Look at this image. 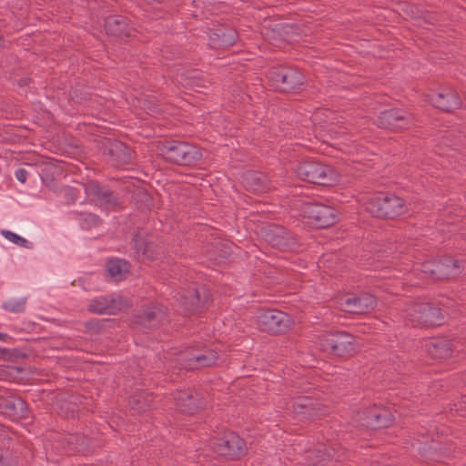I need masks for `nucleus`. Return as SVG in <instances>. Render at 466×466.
Wrapping results in <instances>:
<instances>
[{
	"label": "nucleus",
	"mask_w": 466,
	"mask_h": 466,
	"mask_svg": "<svg viewBox=\"0 0 466 466\" xmlns=\"http://www.w3.org/2000/svg\"><path fill=\"white\" fill-rule=\"evenodd\" d=\"M296 174L301 180L322 186H331L338 181V174L330 166L314 160L299 163Z\"/></svg>",
	"instance_id": "obj_1"
},
{
	"label": "nucleus",
	"mask_w": 466,
	"mask_h": 466,
	"mask_svg": "<svg viewBox=\"0 0 466 466\" xmlns=\"http://www.w3.org/2000/svg\"><path fill=\"white\" fill-rule=\"evenodd\" d=\"M160 151L167 161L183 166L194 164L202 157L198 147L181 141H166Z\"/></svg>",
	"instance_id": "obj_2"
},
{
	"label": "nucleus",
	"mask_w": 466,
	"mask_h": 466,
	"mask_svg": "<svg viewBox=\"0 0 466 466\" xmlns=\"http://www.w3.org/2000/svg\"><path fill=\"white\" fill-rule=\"evenodd\" d=\"M367 210L376 218H395L408 210L403 198L393 195H380L372 198L367 204Z\"/></svg>",
	"instance_id": "obj_3"
},
{
	"label": "nucleus",
	"mask_w": 466,
	"mask_h": 466,
	"mask_svg": "<svg viewBox=\"0 0 466 466\" xmlns=\"http://www.w3.org/2000/svg\"><path fill=\"white\" fill-rule=\"evenodd\" d=\"M405 312L407 321L412 326H439L443 320L441 309L430 302H413Z\"/></svg>",
	"instance_id": "obj_4"
},
{
	"label": "nucleus",
	"mask_w": 466,
	"mask_h": 466,
	"mask_svg": "<svg viewBox=\"0 0 466 466\" xmlns=\"http://www.w3.org/2000/svg\"><path fill=\"white\" fill-rule=\"evenodd\" d=\"M319 347L323 351L337 357H350L358 350L356 338L346 331L327 334L320 339Z\"/></svg>",
	"instance_id": "obj_5"
},
{
	"label": "nucleus",
	"mask_w": 466,
	"mask_h": 466,
	"mask_svg": "<svg viewBox=\"0 0 466 466\" xmlns=\"http://www.w3.org/2000/svg\"><path fill=\"white\" fill-rule=\"evenodd\" d=\"M268 78L278 90L284 93L299 91L306 82L305 76L299 71L289 66L272 68Z\"/></svg>",
	"instance_id": "obj_6"
},
{
	"label": "nucleus",
	"mask_w": 466,
	"mask_h": 466,
	"mask_svg": "<svg viewBox=\"0 0 466 466\" xmlns=\"http://www.w3.org/2000/svg\"><path fill=\"white\" fill-rule=\"evenodd\" d=\"M300 216L317 228L333 226L338 218V213L334 208L325 204L311 202L301 204Z\"/></svg>",
	"instance_id": "obj_7"
},
{
	"label": "nucleus",
	"mask_w": 466,
	"mask_h": 466,
	"mask_svg": "<svg viewBox=\"0 0 466 466\" xmlns=\"http://www.w3.org/2000/svg\"><path fill=\"white\" fill-rule=\"evenodd\" d=\"M210 446L218 455L239 459L248 451L245 441L233 431H226L222 437H213Z\"/></svg>",
	"instance_id": "obj_8"
},
{
	"label": "nucleus",
	"mask_w": 466,
	"mask_h": 466,
	"mask_svg": "<svg viewBox=\"0 0 466 466\" xmlns=\"http://www.w3.org/2000/svg\"><path fill=\"white\" fill-rule=\"evenodd\" d=\"M259 328L271 334H282L289 330L294 322L291 317L278 309H266L257 317Z\"/></svg>",
	"instance_id": "obj_9"
},
{
	"label": "nucleus",
	"mask_w": 466,
	"mask_h": 466,
	"mask_svg": "<svg viewBox=\"0 0 466 466\" xmlns=\"http://www.w3.org/2000/svg\"><path fill=\"white\" fill-rule=\"evenodd\" d=\"M377 125L381 128L401 131L414 125V117L409 112L393 108L382 111L378 117Z\"/></svg>",
	"instance_id": "obj_10"
},
{
	"label": "nucleus",
	"mask_w": 466,
	"mask_h": 466,
	"mask_svg": "<svg viewBox=\"0 0 466 466\" xmlns=\"http://www.w3.org/2000/svg\"><path fill=\"white\" fill-rule=\"evenodd\" d=\"M345 457V451L339 449V443L323 445L315 450L306 451L307 462L315 466H330L335 461H340Z\"/></svg>",
	"instance_id": "obj_11"
},
{
	"label": "nucleus",
	"mask_w": 466,
	"mask_h": 466,
	"mask_svg": "<svg viewBox=\"0 0 466 466\" xmlns=\"http://www.w3.org/2000/svg\"><path fill=\"white\" fill-rule=\"evenodd\" d=\"M262 236L269 245L281 250H292L297 247V241L293 236L279 225L263 228Z\"/></svg>",
	"instance_id": "obj_12"
},
{
	"label": "nucleus",
	"mask_w": 466,
	"mask_h": 466,
	"mask_svg": "<svg viewBox=\"0 0 466 466\" xmlns=\"http://www.w3.org/2000/svg\"><path fill=\"white\" fill-rule=\"evenodd\" d=\"M292 409L296 414L309 420H319L329 412L327 406L309 396L296 398L292 402Z\"/></svg>",
	"instance_id": "obj_13"
},
{
	"label": "nucleus",
	"mask_w": 466,
	"mask_h": 466,
	"mask_svg": "<svg viewBox=\"0 0 466 466\" xmlns=\"http://www.w3.org/2000/svg\"><path fill=\"white\" fill-rule=\"evenodd\" d=\"M127 300L121 296H101L90 300L88 310L95 314L113 315L127 307Z\"/></svg>",
	"instance_id": "obj_14"
},
{
	"label": "nucleus",
	"mask_w": 466,
	"mask_h": 466,
	"mask_svg": "<svg viewBox=\"0 0 466 466\" xmlns=\"http://www.w3.org/2000/svg\"><path fill=\"white\" fill-rule=\"evenodd\" d=\"M340 305L344 311L352 314H363L373 309L377 305L374 296L369 293L360 295H348L340 299Z\"/></svg>",
	"instance_id": "obj_15"
},
{
	"label": "nucleus",
	"mask_w": 466,
	"mask_h": 466,
	"mask_svg": "<svg viewBox=\"0 0 466 466\" xmlns=\"http://www.w3.org/2000/svg\"><path fill=\"white\" fill-rule=\"evenodd\" d=\"M172 396L176 408L185 414H194L204 405L201 395L190 390H177Z\"/></svg>",
	"instance_id": "obj_16"
},
{
	"label": "nucleus",
	"mask_w": 466,
	"mask_h": 466,
	"mask_svg": "<svg viewBox=\"0 0 466 466\" xmlns=\"http://www.w3.org/2000/svg\"><path fill=\"white\" fill-rule=\"evenodd\" d=\"M365 418H361L363 425L370 429H380L389 427L393 421V415L390 409L374 405L368 410L362 412Z\"/></svg>",
	"instance_id": "obj_17"
},
{
	"label": "nucleus",
	"mask_w": 466,
	"mask_h": 466,
	"mask_svg": "<svg viewBox=\"0 0 466 466\" xmlns=\"http://www.w3.org/2000/svg\"><path fill=\"white\" fill-rule=\"evenodd\" d=\"M218 359V355L215 350L205 349L182 355L180 360L187 369H198L214 365Z\"/></svg>",
	"instance_id": "obj_18"
},
{
	"label": "nucleus",
	"mask_w": 466,
	"mask_h": 466,
	"mask_svg": "<svg viewBox=\"0 0 466 466\" xmlns=\"http://www.w3.org/2000/svg\"><path fill=\"white\" fill-rule=\"evenodd\" d=\"M104 154L114 166L126 165L131 162L133 151L126 144L118 140L107 141L104 146Z\"/></svg>",
	"instance_id": "obj_19"
},
{
	"label": "nucleus",
	"mask_w": 466,
	"mask_h": 466,
	"mask_svg": "<svg viewBox=\"0 0 466 466\" xmlns=\"http://www.w3.org/2000/svg\"><path fill=\"white\" fill-rule=\"evenodd\" d=\"M105 30L108 35L125 39L135 37L137 30L128 25L127 18L122 15H110L105 20Z\"/></svg>",
	"instance_id": "obj_20"
},
{
	"label": "nucleus",
	"mask_w": 466,
	"mask_h": 466,
	"mask_svg": "<svg viewBox=\"0 0 466 466\" xmlns=\"http://www.w3.org/2000/svg\"><path fill=\"white\" fill-rule=\"evenodd\" d=\"M462 263L451 257H443L436 261V280H445L455 278L463 270Z\"/></svg>",
	"instance_id": "obj_21"
},
{
	"label": "nucleus",
	"mask_w": 466,
	"mask_h": 466,
	"mask_svg": "<svg viewBox=\"0 0 466 466\" xmlns=\"http://www.w3.org/2000/svg\"><path fill=\"white\" fill-rule=\"evenodd\" d=\"M167 319L166 308L153 305L145 309L137 317V322L147 329H155Z\"/></svg>",
	"instance_id": "obj_22"
},
{
	"label": "nucleus",
	"mask_w": 466,
	"mask_h": 466,
	"mask_svg": "<svg viewBox=\"0 0 466 466\" xmlns=\"http://www.w3.org/2000/svg\"><path fill=\"white\" fill-rule=\"evenodd\" d=\"M238 39V33L233 28L218 27L208 33L211 48H226L233 46Z\"/></svg>",
	"instance_id": "obj_23"
},
{
	"label": "nucleus",
	"mask_w": 466,
	"mask_h": 466,
	"mask_svg": "<svg viewBox=\"0 0 466 466\" xmlns=\"http://www.w3.org/2000/svg\"><path fill=\"white\" fill-rule=\"evenodd\" d=\"M430 101L435 107L445 112L454 111L459 109L461 106V98L452 90L431 94L430 96Z\"/></svg>",
	"instance_id": "obj_24"
},
{
	"label": "nucleus",
	"mask_w": 466,
	"mask_h": 466,
	"mask_svg": "<svg viewBox=\"0 0 466 466\" xmlns=\"http://www.w3.org/2000/svg\"><path fill=\"white\" fill-rule=\"evenodd\" d=\"M208 293L204 287L193 288L191 291H188L182 299L183 306L189 312H196L201 307H204L208 301Z\"/></svg>",
	"instance_id": "obj_25"
},
{
	"label": "nucleus",
	"mask_w": 466,
	"mask_h": 466,
	"mask_svg": "<svg viewBox=\"0 0 466 466\" xmlns=\"http://www.w3.org/2000/svg\"><path fill=\"white\" fill-rule=\"evenodd\" d=\"M106 268L110 279L118 282L127 277L130 264L125 259L110 258L107 260Z\"/></svg>",
	"instance_id": "obj_26"
},
{
	"label": "nucleus",
	"mask_w": 466,
	"mask_h": 466,
	"mask_svg": "<svg viewBox=\"0 0 466 466\" xmlns=\"http://www.w3.org/2000/svg\"><path fill=\"white\" fill-rule=\"evenodd\" d=\"M153 395L147 390L136 391L128 400L130 409L136 413H142L153 407Z\"/></svg>",
	"instance_id": "obj_27"
},
{
	"label": "nucleus",
	"mask_w": 466,
	"mask_h": 466,
	"mask_svg": "<svg viewBox=\"0 0 466 466\" xmlns=\"http://www.w3.org/2000/svg\"><path fill=\"white\" fill-rule=\"evenodd\" d=\"M425 347L429 355L433 359H445L450 357L452 352L451 342L444 339L430 340Z\"/></svg>",
	"instance_id": "obj_28"
},
{
	"label": "nucleus",
	"mask_w": 466,
	"mask_h": 466,
	"mask_svg": "<svg viewBox=\"0 0 466 466\" xmlns=\"http://www.w3.org/2000/svg\"><path fill=\"white\" fill-rule=\"evenodd\" d=\"M243 182L248 190L260 193L269 188L267 177L257 171H248L243 176Z\"/></svg>",
	"instance_id": "obj_29"
},
{
	"label": "nucleus",
	"mask_w": 466,
	"mask_h": 466,
	"mask_svg": "<svg viewBox=\"0 0 466 466\" xmlns=\"http://www.w3.org/2000/svg\"><path fill=\"white\" fill-rule=\"evenodd\" d=\"M88 194L93 195L101 204L108 206H116L119 204V198L109 189L100 186L98 183H90L86 188Z\"/></svg>",
	"instance_id": "obj_30"
},
{
	"label": "nucleus",
	"mask_w": 466,
	"mask_h": 466,
	"mask_svg": "<svg viewBox=\"0 0 466 466\" xmlns=\"http://www.w3.org/2000/svg\"><path fill=\"white\" fill-rule=\"evenodd\" d=\"M133 242L137 255L139 258L150 260L156 258L155 246L148 242L141 232L135 235Z\"/></svg>",
	"instance_id": "obj_31"
},
{
	"label": "nucleus",
	"mask_w": 466,
	"mask_h": 466,
	"mask_svg": "<svg viewBox=\"0 0 466 466\" xmlns=\"http://www.w3.org/2000/svg\"><path fill=\"white\" fill-rule=\"evenodd\" d=\"M67 452H85L88 446V440L86 436L75 433L68 434L64 438Z\"/></svg>",
	"instance_id": "obj_32"
},
{
	"label": "nucleus",
	"mask_w": 466,
	"mask_h": 466,
	"mask_svg": "<svg viewBox=\"0 0 466 466\" xmlns=\"http://www.w3.org/2000/svg\"><path fill=\"white\" fill-rule=\"evenodd\" d=\"M183 81L184 86L197 92H203V89H208L209 84L208 81L201 78L199 73L196 70L189 72Z\"/></svg>",
	"instance_id": "obj_33"
},
{
	"label": "nucleus",
	"mask_w": 466,
	"mask_h": 466,
	"mask_svg": "<svg viewBox=\"0 0 466 466\" xmlns=\"http://www.w3.org/2000/svg\"><path fill=\"white\" fill-rule=\"evenodd\" d=\"M27 299L25 297L19 299H10L3 303L2 308L11 313H22L26 307Z\"/></svg>",
	"instance_id": "obj_34"
},
{
	"label": "nucleus",
	"mask_w": 466,
	"mask_h": 466,
	"mask_svg": "<svg viewBox=\"0 0 466 466\" xmlns=\"http://www.w3.org/2000/svg\"><path fill=\"white\" fill-rule=\"evenodd\" d=\"M1 234L6 239H8L9 241L13 242L14 244H15L19 247L25 248H31V244L29 243L28 240H26L25 238L20 237L19 235L12 232L10 230L3 229L1 231Z\"/></svg>",
	"instance_id": "obj_35"
},
{
	"label": "nucleus",
	"mask_w": 466,
	"mask_h": 466,
	"mask_svg": "<svg viewBox=\"0 0 466 466\" xmlns=\"http://www.w3.org/2000/svg\"><path fill=\"white\" fill-rule=\"evenodd\" d=\"M416 270L420 271L425 276L435 279V271H436V261L435 260H428L422 263H417L415 265Z\"/></svg>",
	"instance_id": "obj_36"
},
{
	"label": "nucleus",
	"mask_w": 466,
	"mask_h": 466,
	"mask_svg": "<svg viewBox=\"0 0 466 466\" xmlns=\"http://www.w3.org/2000/svg\"><path fill=\"white\" fill-rule=\"evenodd\" d=\"M79 219L83 222V227L90 228L100 223L99 218L92 213H79Z\"/></svg>",
	"instance_id": "obj_37"
},
{
	"label": "nucleus",
	"mask_w": 466,
	"mask_h": 466,
	"mask_svg": "<svg viewBox=\"0 0 466 466\" xmlns=\"http://www.w3.org/2000/svg\"><path fill=\"white\" fill-rule=\"evenodd\" d=\"M6 407H8L14 410H19L20 412L22 413L23 410H25V403L21 399H15V400H7Z\"/></svg>",
	"instance_id": "obj_38"
},
{
	"label": "nucleus",
	"mask_w": 466,
	"mask_h": 466,
	"mask_svg": "<svg viewBox=\"0 0 466 466\" xmlns=\"http://www.w3.org/2000/svg\"><path fill=\"white\" fill-rule=\"evenodd\" d=\"M102 324L97 319H91L86 322V328L92 333H98L101 329Z\"/></svg>",
	"instance_id": "obj_39"
},
{
	"label": "nucleus",
	"mask_w": 466,
	"mask_h": 466,
	"mask_svg": "<svg viewBox=\"0 0 466 466\" xmlns=\"http://www.w3.org/2000/svg\"><path fill=\"white\" fill-rule=\"evenodd\" d=\"M15 176L18 181L25 183L26 181L28 172L24 168H19L15 171Z\"/></svg>",
	"instance_id": "obj_40"
},
{
	"label": "nucleus",
	"mask_w": 466,
	"mask_h": 466,
	"mask_svg": "<svg viewBox=\"0 0 466 466\" xmlns=\"http://www.w3.org/2000/svg\"><path fill=\"white\" fill-rule=\"evenodd\" d=\"M153 115H157L160 112L159 108L157 106H153L152 107H148Z\"/></svg>",
	"instance_id": "obj_41"
},
{
	"label": "nucleus",
	"mask_w": 466,
	"mask_h": 466,
	"mask_svg": "<svg viewBox=\"0 0 466 466\" xmlns=\"http://www.w3.org/2000/svg\"><path fill=\"white\" fill-rule=\"evenodd\" d=\"M27 83H28V79L27 78H23V79H21L19 81V85L20 86H25V85H27Z\"/></svg>",
	"instance_id": "obj_42"
},
{
	"label": "nucleus",
	"mask_w": 466,
	"mask_h": 466,
	"mask_svg": "<svg viewBox=\"0 0 466 466\" xmlns=\"http://www.w3.org/2000/svg\"><path fill=\"white\" fill-rule=\"evenodd\" d=\"M0 466H8L2 455H0Z\"/></svg>",
	"instance_id": "obj_43"
},
{
	"label": "nucleus",
	"mask_w": 466,
	"mask_h": 466,
	"mask_svg": "<svg viewBox=\"0 0 466 466\" xmlns=\"http://www.w3.org/2000/svg\"><path fill=\"white\" fill-rule=\"evenodd\" d=\"M7 337V334L0 332V340H5Z\"/></svg>",
	"instance_id": "obj_44"
}]
</instances>
